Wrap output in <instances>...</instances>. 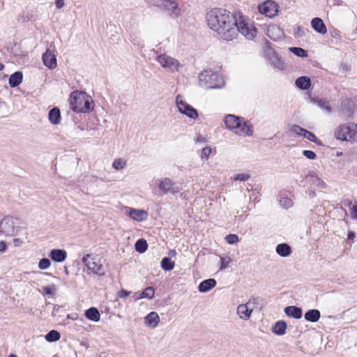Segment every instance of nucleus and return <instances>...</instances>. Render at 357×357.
<instances>
[{"mask_svg":"<svg viewBox=\"0 0 357 357\" xmlns=\"http://www.w3.org/2000/svg\"><path fill=\"white\" fill-rule=\"evenodd\" d=\"M208 27L222 39L230 41L236 37V17L229 10L213 8L206 14Z\"/></svg>","mask_w":357,"mask_h":357,"instance_id":"obj_1","label":"nucleus"},{"mask_svg":"<svg viewBox=\"0 0 357 357\" xmlns=\"http://www.w3.org/2000/svg\"><path fill=\"white\" fill-rule=\"evenodd\" d=\"M82 262L87 268L89 274L99 277L105 275L108 269L106 260L101 256L96 254H86L82 258Z\"/></svg>","mask_w":357,"mask_h":357,"instance_id":"obj_2","label":"nucleus"},{"mask_svg":"<svg viewBox=\"0 0 357 357\" xmlns=\"http://www.w3.org/2000/svg\"><path fill=\"white\" fill-rule=\"evenodd\" d=\"M69 101L70 107L75 112L86 113L93 109L94 102L92 98L83 91H73Z\"/></svg>","mask_w":357,"mask_h":357,"instance_id":"obj_3","label":"nucleus"},{"mask_svg":"<svg viewBox=\"0 0 357 357\" xmlns=\"http://www.w3.org/2000/svg\"><path fill=\"white\" fill-rule=\"evenodd\" d=\"M199 84L206 89H220L225 86V79L217 73L204 70L199 75Z\"/></svg>","mask_w":357,"mask_h":357,"instance_id":"obj_4","label":"nucleus"},{"mask_svg":"<svg viewBox=\"0 0 357 357\" xmlns=\"http://www.w3.org/2000/svg\"><path fill=\"white\" fill-rule=\"evenodd\" d=\"M337 140L354 142L357 139V124L353 122L339 125L334 131Z\"/></svg>","mask_w":357,"mask_h":357,"instance_id":"obj_5","label":"nucleus"},{"mask_svg":"<svg viewBox=\"0 0 357 357\" xmlns=\"http://www.w3.org/2000/svg\"><path fill=\"white\" fill-rule=\"evenodd\" d=\"M236 36L238 32L242 34L246 39L252 40L257 35V30L254 23L243 16L236 19Z\"/></svg>","mask_w":357,"mask_h":357,"instance_id":"obj_6","label":"nucleus"},{"mask_svg":"<svg viewBox=\"0 0 357 357\" xmlns=\"http://www.w3.org/2000/svg\"><path fill=\"white\" fill-rule=\"evenodd\" d=\"M158 6L172 19H177L182 15V10L176 0H158Z\"/></svg>","mask_w":357,"mask_h":357,"instance_id":"obj_7","label":"nucleus"},{"mask_svg":"<svg viewBox=\"0 0 357 357\" xmlns=\"http://www.w3.org/2000/svg\"><path fill=\"white\" fill-rule=\"evenodd\" d=\"M176 103L180 113L192 119H197L198 118L199 115L197 111L185 101L183 96H177Z\"/></svg>","mask_w":357,"mask_h":357,"instance_id":"obj_8","label":"nucleus"},{"mask_svg":"<svg viewBox=\"0 0 357 357\" xmlns=\"http://www.w3.org/2000/svg\"><path fill=\"white\" fill-rule=\"evenodd\" d=\"M19 229L17 220L11 218H4L0 222V232L6 236L15 235Z\"/></svg>","mask_w":357,"mask_h":357,"instance_id":"obj_9","label":"nucleus"},{"mask_svg":"<svg viewBox=\"0 0 357 357\" xmlns=\"http://www.w3.org/2000/svg\"><path fill=\"white\" fill-rule=\"evenodd\" d=\"M156 60L162 68L172 72L177 71L180 67L178 60L165 54L158 56Z\"/></svg>","mask_w":357,"mask_h":357,"instance_id":"obj_10","label":"nucleus"},{"mask_svg":"<svg viewBox=\"0 0 357 357\" xmlns=\"http://www.w3.org/2000/svg\"><path fill=\"white\" fill-rule=\"evenodd\" d=\"M258 10L266 17L272 18L278 14V6L275 1L268 0L259 4L258 6Z\"/></svg>","mask_w":357,"mask_h":357,"instance_id":"obj_11","label":"nucleus"},{"mask_svg":"<svg viewBox=\"0 0 357 357\" xmlns=\"http://www.w3.org/2000/svg\"><path fill=\"white\" fill-rule=\"evenodd\" d=\"M126 215L132 220L142 222L147 220L149 213L146 210L125 207Z\"/></svg>","mask_w":357,"mask_h":357,"instance_id":"obj_12","label":"nucleus"},{"mask_svg":"<svg viewBox=\"0 0 357 357\" xmlns=\"http://www.w3.org/2000/svg\"><path fill=\"white\" fill-rule=\"evenodd\" d=\"M156 184L160 190L164 194H167L171 192L172 194L178 193L181 191V188L180 186H174L171 179L165 178L160 180L156 181Z\"/></svg>","mask_w":357,"mask_h":357,"instance_id":"obj_13","label":"nucleus"},{"mask_svg":"<svg viewBox=\"0 0 357 357\" xmlns=\"http://www.w3.org/2000/svg\"><path fill=\"white\" fill-rule=\"evenodd\" d=\"M253 308L250 306V303H246L240 304L237 307L236 313L239 318L243 321H247L251 317Z\"/></svg>","mask_w":357,"mask_h":357,"instance_id":"obj_14","label":"nucleus"},{"mask_svg":"<svg viewBox=\"0 0 357 357\" xmlns=\"http://www.w3.org/2000/svg\"><path fill=\"white\" fill-rule=\"evenodd\" d=\"M44 65L50 69H54L57 66L56 55L47 50L43 55Z\"/></svg>","mask_w":357,"mask_h":357,"instance_id":"obj_15","label":"nucleus"},{"mask_svg":"<svg viewBox=\"0 0 357 357\" xmlns=\"http://www.w3.org/2000/svg\"><path fill=\"white\" fill-rule=\"evenodd\" d=\"M58 290V287L55 284H49L41 287L39 291L41 294L48 298H54Z\"/></svg>","mask_w":357,"mask_h":357,"instance_id":"obj_16","label":"nucleus"},{"mask_svg":"<svg viewBox=\"0 0 357 357\" xmlns=\"http://www.w3.org/2000/svg\"><path fill=\"white\" fill-rule=\"evenodd\" d=\"M160 322V317L156 312H151L145 318L144 324L150 328H155Z\"/></svg>","mask_w":357,"mask_h":357,"instance_id":"obj_17","label":"nucleus"},{"mask_svg":"<svg viewBox=\"0 0 357 357\" xmlns=\"http://www.w3.org/2000/svg\"><path fill=\"white\" fill-rule=\"evenodd\" d=\"M266 34L270 38L276 41L282 38L283 32L278 26L272 24L268 26Z\"/></svg>","mask_w":357,"mask_h":357,"instance_id":"obj_18","label":"nucleus"},{"mask_svg":"<svg viewBox=\"0 0 357 357\" xmlns=\"http://www.w3.org/2000/svg\"><path fill=\"white\" fill-rule=\"evenodd\" d=\"M311 26L312 29L319 34L324 35L327 32V28L324 21L319 17L313 18L311 21Z\"/></svg>","mask_w":357,"mask_h":357,"instance_id":"obj_19","label":"nucleus"},{"mask_svg":"<svg viewBox=\"0 0 357 357\" xmlns=\"http://www.w3.org/2000/svg\"><path fill=\"white\" fill-rule=\"evenodd\" d=\"M234 132L239 136H251L253 133L252 128L242 120Z\"/></svg>","mask_w":357,"mask_h":357,"instance_id":"obj_20","label":"nucleus"},{"mask_svg":"<svg viewBox=\"0 0 357 357\" xmlns=\"http://www.w3.org/2000/svg\"><path fill=\"white\" fill-rule=\"evenodd\" d=\"M50 257L55 262L61 263L66 260L67 252L64 250L53 249L50 252Z\"/></svg>","mask_w":357,"mask_h":357,"instance_id":"obj_21","label":"nucleus"},{"mask_svg":"<svg viewBox=\"0 0 357 357\" xmlns=\"http://www.w3.org/2000/svg\"><path fill=\"white\" fill-rule=\"evenodd\" d=\"M241 121V119L234 115L229 114L225 118V123L226 126L230 130H236L238 126H239V123Z\"/></svg>","mask_w":357,"mask_h":357,"instance_id":"obj_22","label":"nucleus"},{"mask_svg":"<svg viewBox=\"0 0 357 357\" xmlns=\"http://www.w3.org/2000/svg\"><path fill=\"white\" fill-rule=\"evenodd\" d=\"M216 285V281L214 279H207L202 281L198 289L200 292L205 293L210 291L211 289L215 287Z\"/></svg>","mask_w":357,"mask_h":357,"instance_id":"obj_23","label":"nucleus"},{"mask_svg":"<svg viewBox=\"0 0 357 357\" xmlns=\"http://www.w3.org/2000/svg\"><path fill=\"white\" fill-rule=\"evenodd\" d=\"M295 84L300 89L306 90L311 86V79L307 76H301L296 79Z\"/></svg>","mask_w":357,"mask_h":357,"instance_id":"obj_24","label":"nucleus"},{"mask_svg":"<svg viewBox=\"0 0 357 357\" xmlns=\"http://www.w3.org/2000/svg\"><path fill=\"white\" fill-rule=\"evenodd\" d=\"M341 110L347 116H350L354 111L353 102L348 99L342 100Z\"/></svg>","mask_w":357,"mask_h":357,"instance_id":"obj_25","label":"nucleus"},{"mask_svg":"<svg viewBox=\"0 0 357 357\" xmlns=\"http://www.w3.org/2000/svg\"><path fill=\"white\" fill-rule=\"evenodd\" d=\"M285 314L295 319H300L302 317V310L296 306H288L284 309Z\"/></svg>","mask_w":357,"mask_h":357,"instance_id":"obj_26","label":"nucleus"},{"mask_svg":"<svg viewBox=\"0 0 357 357\" xmlns=\"http://www.w3.org/2000/svg\"><path fill=\"white\" fill-rule=\"evenodd\" d=\"M48 118L50 121L54 125H58L61 121L60 110L57 107L52 109L49 112Z\"/></svg>","mask_w":357,"mask_h":357,"instance_id":"obj_27","label":"nucleus"},{"mask_svg":"<svg viewBox=\"0 0 357 357\" xmlns=\"http://www.w3.org/2000/svg\"><path fill=\"white\" fill-rule=\"evenodd\" d=\"M287 329V324L283 321H277L272 328V332L278 335L285 334Z\"/></svg>","mask_w":357,"mask_h":357,"instance_id":"obj_28","label":"nucleus"},{"mask_svg":"<svg viewBox=\"0 0 357 357\" xmlns=\"http://www.w3.org/2000/svg\"><path fill=\"white\" fill-rule=\"evenodd\" d=\"M22 81V73L16 72L10 75L9 78V84L11 87L18 86Z\"/></svg>","mask_w":357,"mask_h":357,"instance_id":"obj_29","label":"nucleus"},{"mask_svg":"<svg viewBox=\"0 0 357 357\" xmlns=\"http://www.w3.org/2000/svg\"><path fill=\"white\" fill-rule=\"evenodd\" d=\"M85 316L87 319L93 321H98L100 318V314L96 307H91L86 310Z\"/></svg>","mask_w":357,"mask_h":357,"instance_id":"obj_30","label":"nucleus"},{"mask_svg":"<svg viewBox=\"0 0 357 357\" xmlns=\"http://www.w3.org/2000/svg\"><path fill=\"white\" fill-rule=\"evenodd\" d=\"M320 318V312L318 310H310L305 314V319L311 322H316Z\"/></svg>","mask_w":357,"mask_h":357,"instance_id":"obj_31","label":"nucleus"},{"mask_svg":"<svg viewBox=\"0 0 357 357\" xmlns=\"http://www.w3.org/2000/svg\"><path fill=\"white\" fill-rule=\"evenodd\" d=\"M276 252L282 257H287L291 254V248L286 243H281L277 245Z\"/></svg>","mask_w":357,"mask_h":357,"instance_id":"obj_32","label":"nucleus"},{"mask_svg":"<svg viewBox=\"0 0 357 357\" xmlns=\"http://www.w3.org/2000/svg\"><path fill=\"white\" fill-rule=\"evenodd\" d=\"M127 165L126 160L119 158H116L112 162V168L116 171H120L125 168Z\"/></svg>","mask_w":357,"mask_h":357,"instance_id":"obj_33","label":"nucleus"},{"mask_svg":"<svg viewBox=\"0 0 357 357\" xmlns=\"http://www.w3.org/2000/svg\"><path fill=\"white\" fill-rule=\"evenodd\" d=\"M155 290L153 287H149L144 291L139 294V297H136V300H139L142 298H147L152 299L154 297Z\"/></svg>","mask_w":357,"mask_h":357,"instance_id":"obj_34","label":"nucleus"},{"mask_svg":"<svg viewBox=\"0 0 357 357\" xmlns=\"http://www.w3.org/2000/svg\"><path fill=\"white\" fill-rule=\"evenodd\" d=\"M161 267L165 271H172L174 268V262L169 257H164L161 261Z\"/></svg>","mask_w":357,"mask_h":357,"instance_id":"obj_35","label":"nucleus"},{"mask_svg":"<svg viewBox=\"0 0 357 357\" xmlns=\"http://www.w3.org/2000/svg\"><path fill=\"white\" fill-rule=\"evenodd\" d=\"M148 248L147 243L144 239H139L135 243V250L140 252H144Z\"/></svg>","mask_w":357,"mask_h":357,"instance_id":"obj_36","label":"nucleus"},{"mask_svg":"<svg viewBox=\"0 0 357 357\" xmlns=\"http://www.w3.org/2000/svg\"><path fill=\"white\" fill-rule=\"evenodd\" d=\"M60 337V333L58 331L52 330L45 335V339L48 342H54L59 340Z\"/></svg>","mask_w":357,"mask_h":357,"instance_id":"obj_37","label":"nucleus"},{"mask_svg":"<svg viewBox=\"0 0 357 357\" xmlns=\"http://www.w3.org/2000/svg\"><path fill=\"white\" fill-rule=\"evenodd\" d=\"M305 129L301 128V126L298 125H291L289 127V131L297 136H302L303 135V133L305 132Z\"/></svg>","mask_w":357,"mask_h":357,"instance_id":"obj_38","label":"nucleus"},{"mask_svg":"<svg viewBox=\"0 0 357 357\" xmlns=\"http://www.w3.org/2000/svg\"><path fill=\"white\" fill-rule=\"evenodd\" d=\"M289 51L300 57H306L307 56L306 51L301 47H290Z\"/></svg>","mask_w":357,"mask_h":357,"instance_id":"obj_39","label":"nucleus"},{"mask_svg":"<svg viewBox=\"0 0 357 357\" xmlns=\"http://www.w3.org/2000/svg\"><path fill=\"white\" fill-rule=\"evenodd\" d=\"M314 102L320 107L322 109H324L326 110L328 113H329L331 109V107L330 106L328 105V103L325 102L324 101H323L321 99H317V100H314Z\"/></svg>","mask_w":357,"mask_h":357,"instance_id":"obj_40","label":"nucleus"},{"mask_svg":"<svg viewBox=\"0 0 357 357\" xmlns=\"http://www.w3.org/2000/svg\"><path fill=\"white\" fill-rule=\"evenodd\" d=\"M211 153H212V149L210 146H206L202 149L201 154H200V157L202 160H207Z\"/></svg>","mask_w":357,"mask_h":357,"instance_id":"obj_41","label":"nucleus"},{"mask_svg":"<svg viewBox=\"0 0 357 357\" xmlns=\"http://www.w3.org/2000/svg\"><path fill=\"white\" fill-rule=\"evenodd\" d=\"M50 265H51V262H50V259H48L47 258H43L40 260V261L38 263V268L40 270H46L50 268Z\"/></svg>","mask_w":357,"mask_h":357,"instance_id":"obj_42","label":"nucleus"},{"mask_svg":"<svg viewBox=\"0 0 357 357\" xmlns=\"http://www.w3.org/2000/svg\"><path fill=\"white\" fill-rule=\"evenodd\" d=\"M231 262V258L228 256L220 257V270L225 269Z\"/></svg>","mask_w":357,"mask_h":357,"instance_id":"obj_43","label":"nucleus"},{"mask_svg":"<svg viewBox=\"0 0 357 357\" xmlns=\"http://www.w3.org/2000/svg\"><path fill=\"white\" fill-rule=\"evenodd\" d=\"M225 238L229 244H234L239 241L238 236L236 234H229Z\"/></svg>","mask_w":357,"mask_h":357,"instance_id":"obj_44","label":"nucleus"},{"mask_svg":"<svg viewBox=\"0 0 357 357\" xmlns=\"http://www.w3.org/2000/svg\"><path fill=\"white\" fill-rule=\"evenodd\" d=\"M303 137L311 142H315L317 141V137L312 132L307 130H305Z\"/></svg>","mask_w":357,"mask_h":357,"instance_id":"obj_45","label":"nucleus"},{"mask_svg":"<svg viewBox=\"0 0 357 357\" xmlns=\"http://www.w3.org/2000/svg\"><path fill=\"white\" fill-rule=\"evenodd\" d=\"M249 178H250V176L248 174L242 173V174H236L234 177V180L245 181H247Z\"/></svg>","mask_w":357,"mask_h":357,"instance_id":"obj_46","label":"nucleus"},{"mask_svg":"<svg viewBox=\"0 0 357 357\" xmlns=\"http://www.w3.org/2000/svg\"><path fill=\"white\" fill-rule=\"evenodd\" d=\"M303 154L308 159L314 160L316 158V154L312 151L305 150L303 152Z\"/></svg>","mask_w":357,"mask_h":357,"instance_id":"obj_47","label":"nucleus"},{"mask_svg":"<svg viewBox=\"0 0 357 357\" xmlns=\"http://www.w3.org/2000/svg\"><path fill=\"white\" fill-rule=\"evenodd\" d=\"M280 205L284 206L285 208H288L291 206V201L289 198L284 197L280 201Z\"/></svg>","mask_w":357,"mask_h":357,"instance_id":"obj_48","label":"nucleus"},{"mask_svg":"<svg viewBox=\"0 0 357 357\" xmlns=\"http://www.w3.org/2000/svg\"><path fill=\"white\" fill-rule=\"evenodd\" d=\"M331 36L334 38L340 39L341 38L340 31L337 29H333L330 31Z\"/></svg>","mask_w":357,"mask_h":357,"instance_id":"obj_49","label":"nucleus"},{"mask_svg":"<svg viewBox=\"0 0 357 357\" xmlns=\"http://www.w3.org/2000/svg\"><path fill=\"white\" fill-rule=\"evenodd\" d=\"M130 294V291H128L125 289H121L118 292V297L119 298H124Z\"/></svg>","mask_w":357,"mask_h":357,"instance_id":"obj_50","label":"nucleus"},{"mask_svg":"<svg viewBox=\"0 0 357 357\" xmlns=\"http://www.w3.org/2000/svg\"><path fill=\"white\" fill-rule=\"evenodd\" d=\"M351 215L353 218L357 220V204L354 205L351 208Z\"/></svg>","mask_w":357,"mask_h":357,"instance_id":"obj_51","label":"nucleus"},{"mask_svg":"<svg viewBox=\"0 0 357 357\" xmlns=\"http://www.w3.org/2000/svg\"><path fill=\"white\" fill-rule=\"evenodd\" d=\"M55 5L57 8H62L65 5L64 0H56Z\"/></svg>","mask_w":357,"mask_h":357,"instance_id":"obj_52","label":"nucleus"},{"mask_svg":"<svg viewBox=\"0 0 357 357\" xmlns=\"http://www.w3.org/2000/svg\"><path fill=\"white\" fill-rule=\"evenodd\" d=\"M6 250V245L4 241H0V252H3Z\"/></svg>","mask_w":357,"mask_h":357,"instance_id":"obj_53","label":"nucleus"},{"mask_svg":"<svg viewBox=\"0 0 357 357\" xmlns=\"http://www.w3.org/2000/svg\"><path fill=\"white\" fill-rule=\"evenodd\" d=\"M13 244L15 247H20L22 244V241L19 238H14Z\"/></svg>","mask_w":357,"mask_h":357,"instance_id":"obj_54","label":"nucleus"},{"mask_svg":"<svg viewBox=\"0 0 357 357\" xmlns=\"http://www.w3.org/2000/svg\"><path fill=\"white\" fill-rule=\"evenodd\" d=\"M206 141V138L202 135L198 136L196 139L197 142H205Z\"/></svg>","mask_w":357,"mask_h":357,"instance_id":"obj_55","label":"nucleus"},{"mask_svg":"<svg viewBox=\"0 0 357 357\" xmlns=\"http://www.w3.org/2000/svg\"><path fill=\"white\" fill-rule=\"evenodd\" d=\"M168 255L171 257H175L176 256V252L175 250H170L168 252Z\"/></svg>","mask_w":357,"mask_h":357,"instance_id":"obj_56","label":"nucleus"},{"mask_svg":"<svg viewBox=\"0 0 357 357\" xmlns=\"http://www.w3.org/2000/svg\"><path fill=\"white\" fill-rule=\"evenodd\" d=\"M354 233L352 232V231H350L349 234V239H353L354 238Z\"/></svg>","mask_w":357,"mask_h":357,"instance_id":"obj_57","label":"nucleus"},{"mask_svg":"<svg viewBox=\"0 0 357 357\" xmlns=\"http://www.w3.org/2000/svg\"><path fill=\"white\" fill-rule=\"evenodd\" d=\"M139 294L140 293H135V295H134V298L136 300V297H139Z\"/></svg>","mask_w":357,"mask_h":357,"instance_id":"obj_58","label":"nucleus"},{"mask_svg":"<svg viewBox=\"0 0 357 357\" xmlns=\"http://www.w3.org/2000/svg\"><path fill=\"white\" fill-rule=\"evenodd\" d=\"M3 68V65L0 63V70H1Z\"/></svg>","mask_w":357,"mask_h":357,"instance_id":"obj_59","label":"nucleus"},{"mask_svg":"<svg viewBox=\"0 0 357 357\" xmlns=\"http://www.w3.org/2000/svg\"><path fill=\"white\" fill-rule=\"evenodd\" d=\"M8 357H17L16 355L10 354Z\"/></svg>","mask_w":357,"mask_h":357,"instance_id":"obj_60","label":"nucleus"}]
</instances>
